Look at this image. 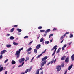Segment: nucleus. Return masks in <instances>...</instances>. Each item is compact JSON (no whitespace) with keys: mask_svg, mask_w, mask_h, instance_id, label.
Masks as SVG:
<instances>
[{"mask_svg":"<svg viewBox=\"0 0 74 74\" xmlns=\"http://www.w3.org/2000/svg\"><path fill=\"white\" fill-rule=\"evenodd\" d=\"M23 47L21 48L19 50V51H16L15 54V55L17 56V57H16L17 58H19V55L21 52V50H23Z\"/></svg>","mask_w":74,"mask_h":74,"instance_id":"f03ea898","label":"nucleus"},{"mask_svg":"<svg viewBox=\"0 0 74 74\" xmlns=\"http://www.w3.org/2000/svg\"><path fill=\"white\" fill-rule=\"evenodd\" d=\"M14 45H18V43H15V42H14L13 43Z\"/></svg>","mask_w":74,"mask_h":74,"instance_id":"cd10ccee","label":"nucleus"},{"mask_svg":"<svg viewBox=\"0 0 74 74\" xmlns=\"http://www.w3.org/2000/svg\"><path fill=\"white\" fill-rule=\"evenodd\" d=\"M50 64V62H49V63L47 64V66H49V64Z\"/></svg>","mask_w":74,"mask_h":74,"instance_id":"a18cd8bd","label":"nucleus"},{"mask_svg":"<svg viewBox=\"0 0 74 74\" xmlns=\"http://www.w3.org/2000/svg\"><path fill=\"white\" fill-rule=\"evenodd\" d=\"M31 70H32V68H30L29 70V72H30V71H31Z\"/></svg>","mask_w":74,"mask_h":74,"instance_id":"603ef678","label":"nucleus"},{"mask_svg":"<svg viewBox=\"0 0 74 74\" xmlns=\"http://www.w3.org/2000/svg\"><path fill=\"white\" fill-rule=\"evenodd\" d=\"M28 37H29V36H25V37H24V39H25L26 38H28Z\"/></svg>","mask_w":74,"mask_h":74,"instance_id":"c756f323","label":"nucleus"},{"mask_svg":"<svg viewBox=\"0 0 74 74\" xmlns=\"http://www.w3.org/2000/svg\"><path fill=\"white\" fill-rule=\"evenodd\" d=\"M42 27L41 26H39L38 27V29H42Z\"/></svg>","mask_w":74,"mask_h":74,"instance_id":"473e14b6","label":"nucleus"},{"mask_svg":"<svg viewBox=\"0 0 74 74\" xmlns=\"http://www.w3.org/2000/svg\"><path fill=\"white\" fill-rule=\"evenodd\" d=\"M28 71H29V69H28L26 70V71H25V73H27L28 72Z\"/></svg>","mask_w":74,"mask_h":74,"instance_id":"72a5a7b5","label":"nucleus"},{"mask_svg":"<svg viewBox=\"0 0 74 74\" xmlns=\"http://www.w3.org/2000/svg\"><path fill=\"white\" fill-rule=\"evenodd\" d=\"M45 52H46V49L44 51L42 52L41 53V54H42H42H43V53H45Z\"/></svg>","mask_w":74,"mask_h":74,"instance_id":"2f4dec72","label":"nucleus"},{"mask_svg":"<svg viewBox=\"0 0 74 74\" xmlns=\"http://www.w3.org/2000/svg\"><path fill=\"white\" fill-rule=\"evenodd\" d=\"M15 28H12L10 30V32H13V31H14V29Z\"/></svg>","mask_w":74,"mask_h":74,"instance_id":"c85d7f7f","label":"nucleus"},{"mask_svg":"<svg viewBox=\"0 0 74 74\" xmlns=\"http://www.w3.org/2000/svg\"><path fill=\"white\" fill-rule=\"evenodd\" d=\"M5 69H6V68H5V67L3 68V70H5Z\"/></svg>","mask_w":74,"mask_h":74,"instance_id":"774afa93","label":"nucleus"},{"mask_svg":"<svg viewBox=\"0 0 74 74\" xmlns=\"http://www.w3.org/2000/svg\"><path fill=\"white\" fill-rule=\"evenodd\" d=\"M46 36H47V34H44V37H45Z\"/></svg>","mask_w":74,"mask_h":74,"instance_id":"09e8293b","label":"nucleus"},{"mask_svg":"<svg viewBox=\"0 0 74 74\" xmlns=\"http://www.w3.org/2000/svg\"><path fill=\"white\" fill-rule=\"evenodd\" d=\"M64 66V63H62L61 65V66L62 67H63Z\"/></svg>","mask_w":74,"mask_h":74,"instance_id":"4be33fe9","label":"nucleus"},{"mask_svg":"<svg viewBox=\"0 0 74 74\" xmlns=\"http://www.w3.org/2000/svg\"><path fill=\"white\" fill-rule=\"evenodd\" d=\"M21 66H22V65H20L18 66V67H21Z\"/></svg>","mask_w":74,"mask_h":74,"instance_id":"e2e57ef3","label":"nucleus"},{"mask_svg":"<svg viewBox=\"0 0 74 74\" xmlns=\"http://www.w3.org/2000/svg\"><path fill=\"white\" fill-rule=\"evenodd\" d=\"M4 53H5V52H7V51L6 50H5L2 51Z\"/></svg>","mask_w":74,"mask_h":74,"instance_id":"7c9ffc66","label":"nucleus"},{"mask_svg":"<svg viewBox=\"0 0 74 74\" xmlns=\"http://www.w3.org/2000/svg\"><path fill=\"white\" fill-rule=\"evenodd\" d=\"M54 51H56V49H57V46L56 45L54 46L53 48L51 49V51H53V50H54Z\"/></svg>","mask_w":74,"mask_h":74,"instance_id":"39448f33","label":"nucleus"},{"mask_svg":"<svg viewBox=\"0 0 74 74\" xmlns=\"http://www.w3.org/2000/svg\"><path fill=\"white\" fill-rule=\"evenodd\" d=\"M12 64H15L16 63V62H15L14 61H12Z\"/></svg>","mask_w":74,"mask_h":74,"instance_id":"aec40b11","label":"nucleus"},{"mask_svg":"<svg viewBox=\"0 0 74 74\" xmlns=\"http://www.w3.org/2000/svg\"><path fill=\"white\" fill-rule=\"evenodd\" d=\"M42 55V54H41L40 55H39L38 56H37L36 57L37 59H38L39 58H40V57H41V56Z\"/></svg>","mask_w":74,"mask_h":74,"instance_id":"dca6fc26","label":"nucleus"},{"mask_svg":"<svg viewBox=\"0 0 74 74\" xmlns=\"http://www.w3.org/2000/svg\"><path fill=\"white\" fill-rule=\"evenodd\" d=\"M54 59H53L52 60H51L50 61V64H52V63H53V62H54Z\"/></svg>","mask_w":74,"mask_h":74,"instance_id":"6ab92c4d","label":"nucleus"},{"mask_svg":"<svg viewBox=\"0 0 74 74\" xmlns=\"http://www.w3.org/2000/svg\"><path fill=\"white\" fill-rule=\"evenodd\" d=\"M66 34H65L64 35L62 36H61L60 38V40H62L63 39L66 37Z\"/></svg>","mask_w":74,"mask_h":74,"instance_id":"423d86ee","label":"nucleus"},{"mask_svg":"<svg viewBox=\"0 0 74 74\" xmlns=\"http://www.w3.org/2000/svg\"><path fill=\"white\" fill-rule=\"evenodd\" d=\"M14 27H18V25H15L14 26Z\"/></svg>","mask_w":74,"mask_h":74,"instance_id":"8fccbe9b","label":"nucleus"},{"mask_svg":"<svg viewBox=\"0 0 74 74\" xmlns=\"http://www.w3.org/2000/svg\"><path fill=\"white\" fill-rule=\"evenodd\" d=\"M60 49H61L60 48H59L58 49L57 51H56L57 53H58L59 52H60Z\"/></svg>","mask_w":74,"mask_h":74,"instance_id":"a211bd4d","label":"nucleus"},{"mask_svg":"<svg viewBox=\"0 0 74 74\" xmlns=\"http://www.w3.org/2000/svg\"><path fill=\"white\" fill-rule=\"evenodd\" d=\"M29 60V57H27L26 58V60H25V62H27V60Z\"/></svg>","mask_w":74,"mask_h":74,"instance_id":"412c9836","label":"nucleus"},{"mask_svg":"<svg viewBox=\"0 0 74 74\" xmlns=\"http://www.w3.org/2000/svg\"><path fill=\"white\" fill-rule=\"evenodd\" d=\"M51 31V29H48L45 31V33H49Z\"/></svg>","mask_w":74,"mask_h":74,"instance_id":"f8f14e48","label":"nucleus"},{"mask_svg":"<svg viewBox=\"0 0 74 74\" xmlns=\"http://www.w3.org/2000/svg\"><path fill=\"white\" fill-rule=\"evenodd\" d=\"M67 70H66V71H65V73H64V74H66V73H67Z\"/></svg>","mask_w":74,"mask_h":74,"instance_id":"de8ad7c7","label":"nucleus"},{"mask_svg":"<svg viewBox=\"0 0 74 74\" xmlns=\"http://www.w3.org/2000/svg\"><path fill=\"white\" fill-rule=\"evenodd\" d=\"M37 49H35L34 51V53L36 54L37 53Z\"/></svg>","mask_w":74,"mask_h":74,"instance_id":"4468645a","label":"nucleus"},{"mask_svg":"<svg viewBox=\"0 0 74 74\" xmlns=\"http://www.w3.org/2000/svg\"><path fill=\"white\" fill-rule=\"evenodd\" d=\"M3 70V67H1V66H0V72H1Z\"/></svg>","mask_w":74,"mask_h":74,"instance_id":"f3484780","label":"nucleus"},{"mask_svg":"<svg viewBox=\"0 0 74 74\" xmlns=\"http://www.w3.org/2000/svg\"><path fill=\"white\" fill-rule=\"evenodd\" d=\"M50 42H52V40L51 39V40H50Z\"/></svg>","mask_w":74,"mask_h":74,"instance_id":"338daca9","label":"nucleus"},{"mask_svg":"<svg viewBox=\"0 0 74 74\" xmlns=\"http://www.w3.org/2000/svg\"><path fill=\"white\" fill-rule=\"evenodd\" d=\"M57 28H54L53 30V31H55V30H57Z\"/></svg>","mask_w":74,"mask_h":74,"instance_id":"f704fd0d","label":"nucleus"},{"mask_svg":"<svg viewBox=\"0 0 74 74\" xmlns=\"http://www.w3.org/2000/svg\"><path fill=\"white\" fill-rule=\"evenodd\" d=\"M8 59H6L5 61L4 62V63H7V61H8Z\"/></svg>","mask_w":74,"mask_h":74,"instance_id":"e433bc0d","label":"nucleus"},{"mask_svg":"<svg viewBox=\"0 0 74 74\" xmlns=\"http://www.w3.org/2000/svg\"><path fill=\"white\" fill-rule=\"evenodd\" d=\"M44 30H40V31L41 32H44Z\"/></svg>","mask_w":74,"mask_h":74,"instance_id":"58836bf2","label":"nucleus"},{"mask_svg":"<svg viewBox=\"0 0 74 74\" xmlns=\"http://www.w3.org/2000/svg\"><path fill=\"white\" fill-rule=\"evenodd\" d=\"M32 50V48L30 47L27 50V52H29V51H30Z\"/></svg>","mask_w":74,"mask_h":74,"instance_id":"2eb2a0df","label":"nucleus"},{"mask_svg":"<svg viewBox=\"0 0 74 74\" xmlns=\"http://www.w3.org/2000/svg\"><path fill=\"white\" fill-rule=\"evenodd\" d=\"M72 43V42H70L69 43L68 45H70Z\"/></svg>","mask_w":74,"mask_h":74,"instance_id":"79ce46f5","label":"nucleus"},{"mask_svg":"<svg viewBox=\"0 0 74 74\" xmlns=\"http://www.w3.org/2000/svg\"><path fill=\"white\" fill-rule=\"evenodd\" d=\"M3 58V56L2 55L0 56V59H2Z\"/></svg>","mask_w":74,"mask_h":74,"instance_id":"a19ab883","label":"nucleus"},{"mask_svg":"<svg viewBox=\"0 0 74 74\" xmlns=\"http://www.w3.org/2000/svg\"><path fill=\"white\" fill-rule=\"evenodd\" d=\"M41 47V45L39 44L37 45L36 47V49H38Z\"/></svg>","mask_w":74,"mask_h":74,"instance_id":"0eeeda50","label":"nucleus"},{"mask_svg":"<svg viewBox=\"0 0 74 74\" xmlns=\"http://www.w3.org/2000/svg\"><path fill=\"white\" fill-rule=\"evenodd\" d=\"M62 51H63L64 49V47H62Z\"/></svg>","mask_w":74,"mask_h":74,"instance_id":"052dcab7","label":"nucleus"},{"mask_svg":"<svg viewBox=\"0 0 74 74\" xmlns=\"http://www.w3.org/2000/svg\"><path fill=\"white\" fill-rule=\"evenodd\" d=\"M63 41H64V39H63L62 41L60 42V43H62L63 42Z\"/></svg>","mask_w":74,"mask_h":74,"instance_id":"6e6d98bb","label":"nucleus"},{"mask_svg":"<svg viewBox=\"0 0 74 74\" xmlns=\"http://www.w3.org/2000/svg\"><path fill=\"white\" fill-rule=\"evenodd\" d=\"M69 57H67L66 59L65 60V62H66V63H69Z\"/></svg>","mask_w":74,"mask_h":74,"instance_id":"6e6552de","label":"nucleus"},{"mask_svg":"<svg viewBox=\"0 0 74 74\" xmlns=\"http://www.w3.org/2000/svg\"><path fill=\"white\" fill-rule=\"evenodd\" d=\"M11 46V45H6L7 47H8V48H10Z\"/></svg>","mask_w":74,"mask_h":74,"instance_id":"5701e85b","label":"nucleus"},{"mask_svg":"<svg viewBox=\"0 0 74 74\" xmlns=\"http://www.w3.org/2000/svg\"><path fill=\"white\" fill-rule=\"evenodd\" d=\"M24 63H25L23 62V63H22V66H23V64H24Z\"/></svg>","mask_w":74,"mask_h":74,"instance_id":"bf43d9fd","label":"nucleus"},{"mask_svg":"<svg viewBox=\"0 0 74 74\" xmlns=\"http://www.w3.org/2000/svg\"><path fill=\"white\" fill-rule=\"evenodd\" d=\"M25 61V58H21L19 60V63H22Z\"/></svg>","mask_w":74,"mask_h":74,"instance_id":"7ed1b4c3","label":"nucleus"},{"mask_svg":"<svg viewBox=\"0 0 74 74\" xmlns=\"http://www.w3.org/2000/svg\"><path fill=\"white\" fill-rule=\"evenodd\" d=\"M3 54H4V53L3 52V51H2L1 52V55H3Z\"/></svg>","mask_w":74,"mask_h":74,"instance_id":"ea45409f","label":"nucleus"},{"mask_svg":"<svg viewBox=\"0 0 74 74\" xmlns=\"http://www.w3.org/2000/svg\"><path fill=\"white\" fill-rule=\"evenodd\" d=\"M56 59H55L54 60V63H55V62H56Z\"/></svg>","mask_w":74,"mask_h":74,"instance_id":"864d4df0","label":"nucleus"},{"mask_svg":"<svg viewBox=\"0 0 74 74\" xmlns=\"http://www.w3.org/2000/svg\"><path fill=\"white\" fill-rule=\"evenodd\" d=\"M17 31H18V32H22V30H21V29H19V28L17 29Z\"/></svg>","mask_w":74,"mask_h":74,"instance_id":"b1692460","label":"nucleus"},{"mask_svg":"<svg viewBox=\"0 0 74 74\" xmlns=\"http://www.w3.org/2000/svg\"><path fill=\"white\" fill-rule=\"evenodd\" d=\"M32 42H33V41H31V42H30L29 44H32Z\"/></svg>","mask_w":74,"mask_h":74,"instance_id":"4d7b16f0","label":"nucleus"},{"mask_svg":"<svg viewBox=\"0 0 74 74\" xmlns=\"http://www.w3.org/2000/svg\"><path fill=\"white\" fill-rule=\"evenodd\" d=\"M43 69V68L42 67H41L39 69V70H42Z\"/></svg>","mask_w":74,"mask_h":74,"instance_id":"c03bdc74","label":"nucleus"},{"mask_svg":"<svg viewBox=\"0 0 74 74\" xmlns=\"http://www.w3.org/2000/svg\"><path fill=\"white\" fill-rule=\"evenodd\" d=\"M21 74H25V72H22Z\"/></svg>","mask_w":74,"mask_h":74,"instance_id":"13d9d810","label":"nucleus"},{"mask_svg":"<svg viewBox=\"0 0 74 74\" xmlns=\"http://www.w3.org/2000/svg\"><path fill=\"white\" fill-rule=\"evenodd\" d=\"M40 74H43V71H42L40 72Z\"/></svg>","mask_w":74,"mask_h":74,"instance_id":"0e129e2a","label":"nucleus"},{"mask_svg":"<svg viewBox=\"0 0 74 74\" xmlns=\"http://www.w3.org/2000/svg\"><path fill=\"white\" fill-rule=\"evenodd\" d=\"M44 41V39H43V38H42L40 40V42H42Z\"/></svg>","mask_w":74,"mask_h":74,"instance_id":"393cba45","label":"nucleus"},{"mask_svg":"<svg viewBox=\"0 0 74 74\" xmlns=\"http://www.w3.org/2000/svg\"><path fill=\"white\" fill-rule=\"evenodd\" d=\"M72 67H73V65L72 64L71 65V66H69V67H68V70H70L72 68Z\"/></svg>","mask_w":74,"mask_h":74,"instance_id":"9b49d317","label":"nucleus"},{"mask_svg":"<svg viewBox=\"0 0 74 74\" xmlns=\"http://www.w3.org/2000/svg\"><path fill=\"white\" fill-rule=\"evenodd\" d=\"M49 41H47L45 42V44H49Z\"/></svg>","mask_w":74,"mask_h":74,"instance_id":"c9c22d12","label":"nucleus"},{"mask_svg":"<svg viewBox=\"0 0 74 74\" xmlns=\"http://www.w3.org/2000/svg\"><path fill=\"white\" fill-rule=\"evenodd\" d=\"M73 37V34H71L70 35V38H72V37Z\"/></svg>","mask_w":74,"mask_h":74,"instance_id":"bb28decb","label":"nucleus"},{"mask_svg":"<svg viewBox=\"0 0 74 74\" xmlns=\"http://www.w3.org/2000/svg\"><path fill=\"white\" fill-rule=\"evenodd\" d=\"M47 56H46L44 57L42 60V62L40 64V67H42L44 66V64H46V63H47V60H45L47 59Z\"/></svg>","mask_w":74,"mask_h":74,"instance_id":"f257e3e1","label":"nucleus"},{"mask_svg":"<svg viewBox=\"0 0 74 74\" xmlns=\"http://www.w3.org/2000/svg\"><path fill=\"white\" fill-rule=\"evenodd\" d=\"M33 58H32L31 59V60L30 61V62H32V61H33Z\"/></svg>","mask_w":74,"mask_h":74,"instance_id":"5fc2aeb1","label":"nucleus"},{"mask_svg":"<svg viewBox=\"0 0 74 74\" xmlns=\"http://www.w3.org/2000/svg\"><path fill=\"white\" fill-rule=\"evenodd\" d=\"M69 32H66V33H65V34H66H66H69Z\"/></svg>","mask_w":74,"mask_h":74,"instance_id":"3c124183","label":"nucleus"},{"mask_svg":"<svg viewBox=\"0 0 74 74\" xmlns=\"http://www.w3.org/2000/svg\"><path fill=\"white\" fill-rule=\"evenodd\" d=\"M55 54V53L54 52L52 54V56H53Z\"/></svg>","mask_w":74,"mask_h":74,"instance_id":"680f3d73","label":"nucleus"},{"mask_svg":"<svg viewBox=\"0 0 74 74\" xmlns=\"http://www.w3.org/2000/svg\"><path fill=\"white\" fill-rule=\"evenodd\" d=\"M57 70L58 71H60L61 70V67L60 66H57Z\"/></svg>","mask_w":74,"mask_h":74,"instance_id":"20e7f679","label":"nucleus"},{"mask_svg":"<svg viewBox=\"0 0 74 74\" xmlns=\"http://www.w3.org/2000/svg\"><path fill=\"white\" fill-rule=\"evenodd\" d=\"M35 74H39V69H38L37 71L36 72Z\"/></svg>","mask_w":74,"mask_h":74,"instance_id":"a878e982","label":"nucleus"},{"mask_svg":"<svg viewBox=\"0 0 74 74\" xmlns=\"http://www.w3.org/2000/svg\"><path fill=\"white\" fill-rule=\"evenodd\" d=\"M71 58L72 60L74 61V54H73L71 56Z\"/></svg>","mask_w":74,"mask_h":74,"instance_id":"9d476101","label":"nucleus"},{"mask_svg":"<svg viewBox=\"0 0 74 74\" xmlns=\"http://www.w3.org/2000/svg\"><path fill=\"white\" fill-rule=\"evenodd\" d=\"M53 36V34H51L49 36V38H50L51 37V36Z\"/></svg>","mask_w":74,"mask_h":74,"instance_id":"4c0bfd02","label":"nucleus"},{"mask_svg":"<svg viewBox=\"0 0 74 74\" xmlns=\"http://www.w3.org/2000/svg\"><path fill=\"white\" fill-rule=\"evenodd\" d=\"M66 46H67V44H66L63 47H64V48H66Z\"/></svg>","mask_w":74,"mask_h":74,"instance_id":"37998d69","label":"nucleus"},{"mask_svg":"<svg viewBox=\"0 0 74 74\" xmlns=\"http://www.w3.org/2000/svg\"><path fill=\"white\" fill-rule=\"evenodd\" d=\"M9 38L10 40H14V39H15L14 37L13 36H11Z\"/></svg>","mask_w":74,"mask_h":74,"instance_id":"ddd939ff","label":"nucleus"},{"mask_svg":"<svg viewBox=\"0 0 74 74\" xmlns=\"http://www.w3.org/2000/svg\"><path fill=\"white\" fill-rule=\"evenodd\" d=\"M66 56H64L63 57H62L61 58V60H65V59L66 58Z\"/></svg>","mask_w":74,"mask_h":74,"instance_id":"1a4fd4ad","label":"nucleus"},{"mask_svg":"<svg viewBox=\"0 0 74 74\" xmlns=\"http://www.w3.org/2000/svg\"><path fill=\"white\" fill-rule=\"evenodd\" d=\"M31 53V52H28V53H27V55H29V54H30Z\"/></svg>","mask_w":74,"mask_h":74,"instance_id":"49530a36","label":"nucleus"},{"mask_svg":"<svg viewBox=\"0 0 74 74\" xmlns=\"http://www.w3.org/2000/svg\"><path fill=\"white\" fill-rule=\"evenodd\" d=\"M7 35L8 36H10V34H7Z\"/></svg>","mask_w":74,"mask_h":74,"instance_id":"69168bd1","label":"nucleus"}]
</instances>
